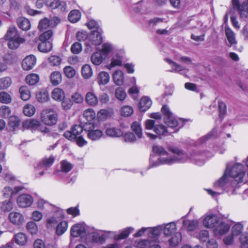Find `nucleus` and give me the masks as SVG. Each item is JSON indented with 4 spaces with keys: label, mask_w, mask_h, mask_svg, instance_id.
Segmentation results:
<instances>
[{
    "label": "nucleus",
    "mask_w": 248,
    "mask_h": 248,
    "mask_svg": "<svg viewBox=\"0 0 248 248\" xmlns=\"http://www.w3.org/2000/svg\"><path fill=\"white\" fill-rule=\"evenodd\" d=\"M186 157H178V156H150V165L156 167L162 164L184 163Z\"/></svg>",
    "instance_id": "f257e3e1"
},
{
    "label": "nucleus",
    "mask_w": 248,
    "mask_h": 248,
    "mask_svg": "<svg viewBox=\"0 0 248 248\" xmlns=\"http://www.w3.org/2000/svg\"><path fill=\"white\" fill-rule=\"evenodd\" d=\"M5 40L9 41L8 46L9 48L15 49L18 47L20 44L24 42V39L17 34V31L15 26L9 27L4 36Z\"/></svg>",
    "instance_id": "f03ea898"
},
{
    "label": "nucleus",
    "mask_w": 248,
    "mask_h": 248,
    "mask_svg": "<svg viewBox=\"0 0 248 248\" xmlns=\"http://www.w3.org/2000/svg\"><path fill=\"white\" fill-rule=\"evenodd\" d=\"M229 176L234 179L232 182V186H236V185L243 182L245 176V172L243 170V166L240 164H236L233 165L229 172H228Z\"/></svg>",
    "instance_id": "7ed1b4c3"
},
{
    "label": "nucleus",
    "mask_w": 248,
    "mask_h": 248,
    "mask_svg": "<svg viewBox=\"0 0 248 248\" xmlns=\"http://www.w3.org/2000/svg\"><path fill=\"white\" fill-rule=\"evenodd\" d=\"M40 119L41 122L45 124L53 125L55 124L57 122L58 114L52 109H45L41 113Z\"/></svg>",
    "instance_id": "20e7f679"
},
{
    "label": "nucleus",
    "mask_w": 248,
    "mask_h": 248,
    "mask_svg": "<svg viewBox=\"0 0 248 248\" xmlns=\"http://www.w3.org/2000/svg\"><path fill=\"white\" fill-rule=\"evenodd\" d=\"M230 177L228 174V171L226 170L223 176L220 177L217 181L215 182L214 184V188L216 189L220 190V191H213L211 189H208L207 191L210 195L213 197L216 195H219L223 193L224 187L230 181Z\"/></svg>",
    "instance_id": "39448f33"
},
{
    "label": "nucleus",
    "mask_w": 248,
    "mask_h": 248,
    "mask_svg": "<svg viewBox=\"0 0 248 248\" xmlns=\"http://www.w3.org/2000/svg\"><path fill=\"white\" fill-rule=\"evenodd\" d=\"M232 4L238 10L241 18L245 19L248 16V0H232Z\"/></svg>",
    "instance_id": "423d86ee"
},
{
    "label": "nucleus",
    "mask_w": 248,
    "mask_h": 248,
    "mask_svg": "<svg viewBox=\"0 0 248 248\" xmlns=\"http://www.w3.org/2000/svg\"><path fill=\"white\" fill-rule=\"evenodd\" d=\"M161 112L165 116V123L170 127H174L178 125V122L173 117V114L170 111L169 108L164 105L161 108Z\"/></svg>",
    "instance_id": "0eeeda50"
},
{
    "label": "nucleus",
    "mask_w": 248,
    "mask_h": 248,
    "mask_svg": "<svg viewBox=\"0 0 248 248\" xmlns=\"http://www.w3.org/2000/svg\"><path fill=\"white\" fill-rule=\"evenodd\" d=\"M46 5L52 9H57L60 12L67 11L66 2L61 0H45Z\"/></svg>",
    "instance_id": "6e6552de"
},
{
    "label": "nucleus",
    "mask_w": 248,
    "mask_h": 248,
    "mask_svg": "<svg viewBox=\"0 0 248 248\" xmlns=\"http://www.w3.org/2000/svg\"><path fill=\"white\" fill-rule=\"evenodd\" d=\"M83 128L79 125H76L73 126L71 131H67L63 134V136L71 141H75L76 139L81 136L83 132Z\"/></svg>",
    "instance_id": "1a4fd4ad"
},
{
    "label": "nucleus",
    "mask_w": 248,
    "mask_h": 248,
    "mask_svg": "<svg viewBox=\"0 0 248 248\" xmlns=\"http://www.w3.org/2000/svg\"><path fill=\"white\" fill-rule=\"evenodd\" d=\"M8 219L12 224L19 226L25 222V217L23 214L17 211H12L8 215Z\"/></svg>",
    "instance_id": "9d476101"
},
{
    "label": "nucleus",
    "mask_w": 248,
    "mask_h": 248,
    "mask_svg": "<svg viewBox=\"0 0 248 248\" xmlns=\"http://www.w3.org/2000/svg\"><path fill=\"white\" fill-rule=\"evenodd\" d=\"M16 202L19 207L26 208L31 206L33 202V198L29 194H22L17 197Z\"/></svg>",
    "instance_id": "9b49d317"
},
{
    "label": "nucleus",
    "mask_w": 248,
    "mask_h": 248,
    "mask_svg": "<svg viewBox=\"0 0 248 248\" xmlns=\"http://www.w3.org/2000/svg\"><path fill=\"white\" fill-rule=\"evenodd\" d=\"M219 221L217 215L214 214L206 215L203 220V225L207 228H215Z\"/></svg>",
    "instance_id": "f8f14e48"
},
{
    "label": "nucleus",
    "mask_w": 248,
    "mask_h": 248,
    "mask_svg": "<svg viewBox=\"0 0 248 248\" xmlns=\"http://www.w3.org/2000/svg\"><path fill=\"white\" fill-rule=\"evenodd\" d=\"M102 29H99L98 31H92L91 33L88 36V41L91 45L98 46L100 45L102 41Z\"/></svg>",
    "instance_id": "ddd939ff"
},
{
    "label": "nucleus",
    "mask_w": 248,
    "mask_h": 248,
    "mask_svg": "<svg viewBox=\"0 0 248 248\" xmlns=\"http://www.w3.org/2000/svg\"><path fill=\"white\" fill-rule=\"evenodd\" d=\"M36 63V58L33 55L26 57L22 62V67L24 70L28 71L33 68Z\"/></svg>",
    "instance_id": "4468645a"
},
{
    "label": "nucleus",
    "mask_w": 248,
    "mask_h": 248,
    "mask_svg": "<svg viewBox=\"0 0 248 248\" xmlns=\"http://www.w3.org/2000/svg\"><path fill=\"white\" fill-rule=\"evenodd\" d=\"M22 186H16L14 188L10 186H5L2 190L3 196L5 198H9L16 195L18 192L23 190Z\"/></svg>",
    "instance_id": "2eb2a0df"
},
{
    "label": "nucleus",
    "mask_w": 248,
    "mask_h": 248,
    "mask_svg": "<svg viewBox=\"0 0 248 248\" xmlns=\"http://www.w3.org/2000/svg\"><path fill=\"white\" fill-rule=\"evenodd\" d=\"M230 226L223 221H219L214 229V233L216 235H221L226 233L229 231Z\"/></svg>",
    "instance_id": "dca6fc26"
},
{
    "label": "nucleus",
    "mask_w": 248,
    "mask_h": 248,
    "mask_svg": "<svg viewBox=\"0 0 248 248\" xmlns=\"http://www.w3.org/2000/svg\"><path fill=\"white\" fill-rule=\"evenodd\" d=\"M22 125L25 128L35 130L37 129L41 125V124L38 120L28 119L23 122Z\"/></svg>",
    "instance_id": "f3484780"
},
{
    "label": "nucleus",
    "mask_w": 248,
    "mask_h": 248,
    "mask_svg": "<svg viewBox=\"0 0 248 248\" xmlns=\"http://www.w3.org/2000/svg\"><path fill=\"white\" fill-rule=\"evenodd\" d=\"M85 231V226L78 223L74 225L71 228L70 233L72 236L77 237L82 235Z\"/></svg>",
    "instance_id": "a211bd4d"
},
{
    "label": "nucleus",
    "mask_w": 248,
    "mask_h": 248,
    "mask_svg": "<svg viewBox=\"0 0 248 248\" xmlns=\"http://www.w3.org/2000/svg\"><path fill=\"white\" fill-rule=\"evenodd\" d=\"M86 103L92 107H95L98 104L97 96L93 92H89L86 93L85 97Z\"/></svg>",
    "instance_id": "6ab92c4d"
},
{
    "label": "nucleus",
    "mask_w": 248,
    "mask_h": 248,
    "mask_svg": "<svg viewBox=\"0 0 248 248\" xmlns=\"http://www.w3.org/2000/svg\"><path fill=\"white\" fill-rule=\"evenodd\" d=\"M178 157H186L187 162L190 161L193 163L202 166L203 165L205 161V156H178Z\"/></svg>",
    "instance_id": "aec40b11"
},
{
    "label": "nucleus",
    "mask_w": 248,
    "mask_h": 248,
    "mask_svg": "<svg viewBox=\"0 0 248 248\" xmlns=\"http://www.w3.org/2000/svg\"><path fill=\"white\" fill-rule=\"evenodd\" d=\"M64 217L61 212L56 213L53 217L47 219V224L48 227L54 226L59 222Z\"/></svg>",
    "instance_id": "412c9836"
},
{
    "label": "nucleus",
    "mask_w": 248,
    "mask_h": 248,
    "mask_svg": "<svg viewBox=\"0 0 248 248\" xmlns=\"http://www.w3.org/2000/svg\"><path fill=\"white\" fill-rule=\"evenodd\" d=\"M109 74L106 72L102 71L99 73L96 81L99 85H105L109 82Z\"/></svg>",
    "instance_id": "4be33fe9"
},
{
    "label": "nucleus",
    "mask_w": 248,
    "mask_h": 248,
    "mask_svg": "<svg viewBox=\"0 0 248 248\" xmlns=\"http://www.w3.org/2000/svg\"><path fill=\"white\" fill-rule=\"evenodd\" d=\"M152 101L150 98L147 96L143 97L140 100L139 108L141 111H146L151 106Z\"/></svg>",
    "instance_id": "5701e85b"
},
{
    "label": "nucleus",
    "mask_w": 248,
    "mask_h": 248,
    "mask_svg": "<svg viewBox=\"0 0 248 248\" xmlns=\"http://www.w3.org/2000/svg\"><path fill=\"white\" fill-rule=\"evenodd\" d=\"M199 225L198 220H184L183 221V227L188 231H193L196 229Z\"/></svg>",
    "instance_id": "b1692460"
},
{
    "label": "nucleus",
    "mask_w": 248,
    "mask_h": 248,
    "mask_svg": "<svg viewBox=\"0 0 248 248\" xmlns=\"http://www.w3.org/2000/svg\"><path fill=\"white\" fill-rule=\"evenodd\" d=\"M73 167V165L67 160H62L60 162V170H56L55 174L58 175L59 173L61 171L67 173L72 170Z\"/></svg>",
    "instance_id": "393cba45"
},
{
    "label": "nucleus",
    "mask_w": 248,
    "mask_h": 248,
    "mask_svg": "<svg viewBox=\"0 0 248 248\" xmlns=\"http://www.w3.org/2000/svg\"><path fill=\"white\" fill-rule=\"evenodd\" d=\"M16 22L18 27L22 30L28 31L31 28L30 21L27 18L20 17L17 19Z\"/></svg>",
    "instance_id": "a878e982"
},
{
    "label": "nucleus",
    "mask_w": 248,
    "mask_h": 248,
    "mask_svg": "<svg viewBox=\"0 0 248 248\" xmlns=\"http://www.w3.org/2000/svg\"><path fill=\"white\" fill-rule=\"evenodd\" d=\"M51 97L57 101H62L65 97V93L62 90L56 88L52 92Z\"/></svg>",
    "instance_id": "bb28decb"
},
{
    "label": "nucleus",
    "mask_w": 248,
    "mask_h": 248,
    "mask_svg": "<svg viewBox=\"0 0 248 248\" xmlns=\"http://www.w3.org/2000/svg\"><path fill=\"white\" fill-rule=\"evenodd\" d=\"M163 229V226L159 225L153 228H147V236L150 238L158 236Z\"/></svg>",
    "instance_id": "cd10ccee"
},
{
    "label": "nucleus",
    "mask_w": 248,
    "mask_h": 248,
    "mask_svg": "<svg viewBox=\"0 0 248 248\" xmlns=\"http://www.w3.org/2000/svg\"><path fill=\"white\" fill-rule=\"evenodd\" d=\"M105 133L107 136L111 137H119L123 135V132L120 129L114 127H107Z\"/></svg>",
    "instance_id": "c85d7f7f"
},
{
    "label": "nucleus",
    "mask_w": 248,
    "mask_h": 248,
    "mask_svg": "<svg viewBox=\"0 0 248 248\" xmlns=\"http://www.w3.org/2000/svg\"><path fill=\"white\" fill-rule=\"evenodd\" d=\"M163 228V233L166 236L171 235L173 233H174L177 230L176 224L173 222L166 224Z\"/></svg>",
    "instance_id": "c756f323"
},
{
    "label": "nucleus",
    "mask_w": 248,
    "mask_h": 248,
    "mask_svg": "<svg viewBox=\"0 0 248 248\" xmlns=\"http://www.w3.org/2000/svg\"><path fill=\"white\" fill-rule=\"evenodd\" d=\"M103 135L102 131L99 129H89L88 130L87 136L88 138L93 140H95L99 139Z\"/></svg>",
    "instance_id": "7c9ffc66"
},
{
    "label": "nucleus",
    "mask_w": 248,
    "mask_h": 248,
    "mask_svg": "<svg viewBox=\"0 0 248 248\" xmlns=\"http://www.w3.org/2000/svg\"><path fill=\"white\" fill-rule=\"evenodd\" d=\"M165 61L171 66L172 69L170 70L171 72H180L185 70V67L169 59H166Z\"/></svg>",
    "instance_id": "2f4dec72"
},
{
    "label": "nucleus",
    "mask_w": 248,
    "mask_h": 248,
    "mask_svg": "<svg viewBox=\"0 0 248 248\" xmlns=\"http://www.w3.org/2000/svg\"><path fill=\"white\" fill-rule=\"evenodd\" d=\"M225 31L227 40L230 45V46H231L232 45L236 44L237 42L235 39V34L233 31L229 28H226Z\"/></svg>",
    "instance_id": "473e14b6"
},
{
    "label": "nucleus",
    "mask_w": 248,
    "mask_h": 248,
    "mask_svg": "<svg viewBox=\"0 0 248 248\" xmlns=\"http://www.w3.org/2000/svg\"><path fill=\"white\" fill-rule=\"evenodd\" d=\"M113 80L117 85H121L123 83L124 74L121 70L115 71L113 74Z\"/></svg>",
    "instance_id": "72a5a7b5"
},
{
    "label": "nucleus",
    "mask_w": 248,
    "mask_h": 248,
    "mask_svg": "<svg viewBox=\"0 0 248 248\" xmlns=\"http://www.w3.org/2000/svg\"><path fill=\"white\" fill-rule=\"evenodd\" d=\"M112 111L110 109H102L97 113L96 117L99 120L104 121L111 116Z\"/></svg>",
    "instance_id": "f704fd0d"
},
{
    "label": "nucleus",
    "mask_w": 248,
    "mask_h": 248,
    "mask_svg": "<svg viewBox=\"0 0 248 248\" xmlns=\"http://www.w3.org/2000/svg\"><path fill=\"white\" fill-rule=\"evenodd\" d=\"M38 46V50L42 52L46 53L50 51L52 48V44L49 41H41Z\"/></svg>",
    "instance_id": "c9c22d12"
},
{
    "label": "nucleus",
    "mask_w": 248,
    "mask_h": 248,
    "mask_svg": "<svg viewBox=\"0 0 248 248\" xmlns=\"http://www.w3.org/2000/svg\"><path fill=\"white\" fill-rule=\"evenodd\" d=\"M81 13L78 10L71 11L68 15V19L72 23H76L80 19Z\"/></svg>",
    "instance_id": "e433bc0d"
},
{
    "label": "nucleus",
    "mask_w": 248,
    "mask_h": 248,
    "mask_svg": "<svg viewBox=\"0 0 248 248\" xmlns=\"http://www.w3.org/2000/svg\"><path fill=\"white\" fill-rule=\"evenodd\" d=\"M131 128L139 139L142 137V129L140 122L137 121L133 122L131 125Z\"/></svg>",
    "instance_id": "4c0bfd02"
},
{
    "label": "nucleus",
    "mask_w": 248,
    "mask_h": 248,
    "mask_svg": "<svg viewBox=\"0 0 248 248\" xmlns=\"http://www.w3.org/2000/svg\"><path fill=\"white\" fill-rule=\"evenodd\" d=\"M40 78L38 75L36 74H31L27 75L26 77V82L30 85H34L37 83L39 81Z\"/></svg>",
    "instance_id": "58836bf2"
},
{
    "label": "nucleus",
    "mask_w": 248,
    "mask_h": 248,
    "mask_svg": "<svg viewBox=\"0 0 248 248\" xmlns=\"http://www.w3.org/2000/svg\"><path fill=\"white\" fill-rule=\"evenodd\" d=\"M15 241L18 245L23 246L27 241V237L25 233L19 232L15 235Z\"/></svg>",
    "instance_id": "ea45409f"
},
{
    "label": "nucleus",
    "mask_w": 248,
    "mask_h": 248,
    "mask_svg": "<svg viewBox=\"0 0 248 248\" xmlns=\"http://www.w3.org/2000/svg\"><path fill=\"white\" fill-rule=\"evenodd\" d=\"M50 78L51 83L54 86L58 85L62 81V75L58 71L52 72Z\"/></svg>",
    "instance_id": "a19ab883"
},
{
    "label": "nucleus",
    "mask_w": 248,
    "mask_h": 248,
    "mask_svg": "<svg viewBox=\"0 0 248 248\" xmlns=\"http://www.w3.org/2000/svg\"><path fill=\"white\" fill-rule=\"evenodd\" d=\"M13 202L10 199L5 200L1 202L0 209L3 212H10L13 209Z\"/></svg>",
    "instance_id": "79ce46f5"
},
{
    "label": "nucleus",
    "mask_w": 248,
    "mask_h": 248,
    "mask_svg": "<svg viewBox=\"0 0 248 248\" xmlns=\"http://www.w3.org/2000/svg\"><path fill=\"white\" fill-rule=\"evenodd\" d=\"M182 240V235L180 232H176L172 237L169 239V244L171 246L175 247L178 245Z\"/></svg>",
    "instance_id": "37998d69"
},
{
    "label": "nucleus",
    "mask_w": 248,
    "mask_h": 248,
    "mask_svg": "<svg viewBox=\"0 0 248 248\" xmlns=\"http://www.w3.org/2000/svg\"><path fill=\"white\" fill-rule=\"evenodd\" d=\"M68 228V223L65 221H61L57 226L56 232L59 235L63 234Z\"/></svg>",
    "instance_id": "c03bdc74"
},
{
    "label": "nucleus",
    "mask_w": 248,
    "mask_h": 248,
    "mask_svg": "<svg viewBox=\"0 0 248 248\" xmlns=\"http://www.w3.org/2000/svg\"><path fill=\"white\" fill-rule=\"evenodd\" d=\"M81 73L84 78L88 79L90 78L93 75V71L91 66L89 64L83 65L81 69Z\"/></svg>",
    "instance_id": "a18cd8bd"
},
{
    "label": "nucleus",
    "mask_w": 248,
    "mask_h": 248,
    "mask_svg": "<svg viewBox=\"0 0 248 248\" xmlns=\"http://www.w3.org/2000/svg\"><path fill=\"white\" fill-rule=\"evenodd\" d=\"M19 92L21 98L22 100L27 101L30 98L31 93L27 86H23L21 87L19 89Z\"/></svg>",
    "instance_id": "49530a36"
},
{
    "label": "nucleus",
    "mask_w": 248,
    "mask_h": 248,
    "mask_svg": "<svg viewBox=\"0 0 248 248\" xmlns=\"http://www.w3.org/2000/svg\"><path fill=\"white\" fill-rule=\"evenodd\" d=\"M36 98L39 102H45L48 100V93L45 90H41L36 94Z\"/></svg>",
    "instance_id": "de8ad7c7"
},
{
    "label": "nucleus",
    "mask_w": 248,
    "mask_h": 248,
    "mask_svg": "<svg viewBox=\"0 0 248 248\" xmlns=\"http://www.w3.org/2000/svg\"><path fill=\"white\" fill-rule=\"evenodd\" d=\"M154 131L158 135L167 136L168 135V130L166 126L162 124H155Z\"/></svg>",
    "instance_id": "09e8293b"
},
{
    "label": "nucleus",
    "mask_w": 248,
    "mask_h": 248,
    "mask_svg": "<svg viewBox=\"0 0 248 248\" xmlns=\"http://www.w3.org/2000/svg\"><path fill=\"white\" fill-rule=\"evenodd\" d=\"M83 115L89 122L93 120L96 116L94 110L93 108H87L83 112Z\"/></svg>",
    "instance_id": "8fccbe9b"
},
{
    "label": "nucleus",
    "mask_w": 248,
    "mask_h": 248,
    "mask_svg": "<svg viewBox=\"0 0 248 248\" xmlns=\"http://www.w3.org/2000/svg\"><path fill=\"white\" fill-rule=\"evenodd\" d=\"M91 60L94 65H99L102 62V56L100 52H95L92 54Z\"/></svg>",
    "instance_id": "3c124183"
},
{
    "label": "nucleus",
    "mask_w": 248,
    "mask_h": 248,
    "mask_svg": "<svg viewBox=\"0 0 248 248\" xmlns=\"http://www.w3.org/2000/svg\"><path fill=\"white\" fill-rule=\"evenodd\" d=\"M243 225L241 223H237L232 227L231 232L232 235L237 236L242 234Z\"/></svg>",
    "instance_id": "603ef678"
},
{
    "label": "nucleus",
    "mask_w": 248,
    "mask_h": 248,
    "mask_svg": "<svg viewBox=\"0 0 248 248\" xmlns=\"http://www.w3.org/2000/svg\"><path fill=\"white\" fill-rule=\"evenodd\" d=\"M55 160V158L53 156H49L44 158L43 160L39 163H41V166L43 168H47L51 166L53 164Z\"/></svg>",
    "instance_id": "864d4df0"
},
{
    "label": "nucleus",
    "mask_w": 248,
    "mask_h": 248,
    "mask_svg": "<svg viewBox=\"0 0 248 248\" xmlns=\"http://www.w3.org/2000/svg\"><path fill=\"white\" fill-rule=\"evenodd\" d=\"M92 240L93 242L99 243H103L106 238V236L104 234L96 232H94L92 233Z\"/></svg>",
    "instance_id": "5fc2aeb1"
},
{
    "label": "nucleus",
    "mask_w": 248,
    "mask_h": 248,
    "mask_svg": "<svg viewBox=\"0 0 248 248\" xmlns=\"http://www.w3.org/2000/svg\"><path fill=\"white\" fill-rule=\"evenodd\" d=\"M12 83L9 77H4L0 79V90H4L10 86Z\"/></svg>",
    "instance_id": "6e6d98bb"
},
{
    "label": "nucleus",
    "mask_w": 248,
    "mask_h": 248,
    "mask_svg": "<svg viewBox=\"0 0 248 248\" xmlns=\"http://www.w3.org/2000/svg\"><path fill=\"white\" fill-rule=\"evenodd\" d=\"M23 112L27 116H31L35 112V108L32 105L27 104L24 107Z\"/></svg>",
    "instance_id": "4d7b16f0"
},
{
    "label": "nucleus",
    "mask_w": 248,
    "mask_h": 248,
    "mask_svg": "<svg viewBox=\"0 0 248 248\" xmlns=\"http://www.w3.org/2000/svg\"><path fill=\"white\" fill-rule=\"evenodd\" d=\"M152 151L153 154L157 155H163L167 154L166 150L162 146L157 144L153 145Z\"/></svg>",
    "instance_id": "13d9d810"
},
{
    "label": "nucleus",
    "mask_w": 248,
    "mask_h": 248,
    "mask_svg": "<svg viewBox=\"0 0 248 248\" xmlns=\"http://www.w3.org/2000/svg\"><path fill=\"white\" fill-rule=\"evenodd\" d=\"M41 163H38L34 167V175L35 178H39L45 174V171L42 170Z\"/></svg>",
    "instance_id": "bf43d9fd"
},
{
    "label": "nucleus",
    "mask_w": 248,
    "mask_h": 248,
    "mask_svg": "<svg viewBox=\"0 0 248 248\" xmlns=\"http://www.w3.org/2000/svg\"><path fill=\"white\" fill-rule=\"evenodd\" d=\"M150 241L147 239L140 240L136 241L134 243V246L137 248H148Z\"/></svg>",
    "instance_id": "052dcab7"
},
{
    "label": "nucleus",
    "mask_w": 248,
    "mask_h": 248,
    "mask_svg": "<svg viewBox=\"0 0 248 248\" xmlns=\"http://www.w3.org/2000/svg\"><path fill=\"white\" fill-rule=\"evenodd\" d=\"M120 112L122 116L128 117L133 113V108L129 106H125L121 108Z\"/></svg>",
    "instance_id": "680f3d73"
},
{
    "label": "nucleus",
    "mask_w": 248,
    "mask_h": 248,
    "mask_svg": "<svg viewBox=\"0 0 248 248\" xmlns=\"http://www.w3.org/2000/svg\"><path fill=\"white\" fill-rule=\"evenodd\" d=\"M49 64L53 66H56L60 65L61 63V58L56 55L50 56L48 59Z\"/></svg>",
    "instance_id": "e2e57ef3"
},
{
    "label": "nucleus",
    "mask_w": 248,
    "mask_h": 248,
    "mask_svg": "<svg viewBox=\"0 0 248 248\" xmlns=\"http://www.w3.org/2000/svg\"><path fill=\"white\" fill-rule=\"evenodd\" d=\"M71 100L73 103L81 104L83 102L84 97L80 93L76 92L71 95Z\"/></svg>",
    "instance_id": "0e129e2a"
},
{
    "label": "nucleus",
    "mask_w": 248,
    "mask_h": 248,
    "mask_svg": "<svg viewBox=\"0 0 248 248\" xmlns=\"http://www.w3.org/2000/svg\"><path fill=\"white\" fill-rule=\"evenodd\" d=\"M63 72L68 78H73L76 74V71L73 67L71 66H66L63 69Z\"/></svg>",
    "instance_id": "69168bd1"
},
{
    "label": "nucleus",
    "mask_w": 248,
    "mask_h": 248,
    "mask_svg": "<svg viewBox=\"0 0 248 248\" xmlns=\"http://www.w3.org/2000/svg\"><path fill=\"white\" fill-rule=\"evenodd\" d=\"M20 121L18 117L13 116H11L9 119L8 124L9 126L14 129L19 125Z\"/></svg>",
    "instance_id": "338daca9"
},
{
    "label": "nucleus",
    "mask_w": 248,
    "mask_h": 248,
    "mask_svg": "<svg viewBox=\"0 0 248 248\" xmlns=\"http://www.w3.org/2000/svg\"><path fill=\"white\" fill-rule=\"evenodd\" d=\"M239 240L242 248H248V236L246 233L240 235Z\"/></svg>",
    "instance_id": "774afa93"
}]
</instances>
